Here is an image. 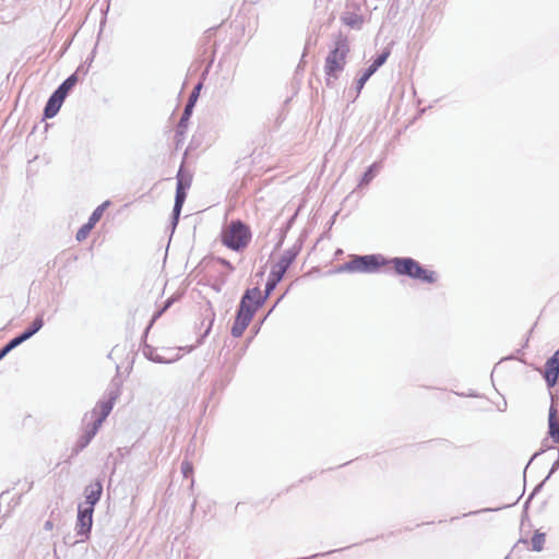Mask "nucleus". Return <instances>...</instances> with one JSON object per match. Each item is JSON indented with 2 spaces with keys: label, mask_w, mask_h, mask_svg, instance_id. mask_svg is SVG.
Returning a JSON list of instances; mask_svg holds the SVG:
<instances>
[{
  "label": "nucleus",
  "mask_w": 559,
  "mask_h": 559,
  "mask_svg": "<svg viewBox=\"0 0 559 559\" xmlns=\"http://www.w3.org/2000/svg\"><path fill=\"white\" fill-rule=\"evenodd\" d=\"M546 535L536 531L532 536L531 544L534 551H542L544 549Z\"/></svg>",
  "instance_id": "nucleus-19"
},
{
  "label": "nucleus",
  "mask_w": 559,
  "mask_h": 559,
  "mask_svg": "<svg viewBox=\"0 0 559 559\" xmlns=\"http://www.w3.org/2000/svg\"><path fill=\"white\" fill-rule=\"evenodd\" d=\"M103 493V485L99 480H96L87 485L84 489L85 500L84 503L96 506L100 500Z\"/></svg>",
  "instance_id": "nucleus-14"
},
{
  "label": "nucleus",
  "mask_w": 559,
  "mask_h": 559,
  "mask_svg": "<svg viewBox=\"0 0 559 559\" xmlns=\"http://www.w3.org/2000/svg\"><path fill=\"white\" fill-rule=\"evenodd\" d=\"M147 358L151 361L157 362V364H170L176 360V358H165V357L160 356L159 354H155L153 352H151L150 355H147Z\"/></svg>",
  "instance_id": "nucleus-27"
},
{
  "label": "nucleus",
  "mask_w": 559,
  "mask_h": 559,
  "mask_svg": "<svg viewBox=\"0 0 559 559\" xmlns=\"http://www.w3.org/2000/svg\"><path fill=\"white\" fill-rule=\"evenodd\" d=\"M110 205V201H105L103 202L100 205H98L94 211L93 213L91 214V216L88 217V221L86 223H88L91 226H95L102 218L105 210Z\"/></svg>",
  "instance_id": "nucleus-17"
},
{
  "label": "nucleus",
  "mask_w": 559,
  "mask_h": 559,
  "mask_svg": "<svg viewBox=\"0 0 559 559\" xmlns=\"http://www.w3.org/2000/svg\"><path fill=\"white\" fill-rule=\"evenodd\" d=\"M479 511H474V512H471L469 514H477Z\"/></svg>",
  "instance_id": "nucleus-38"
},
{
  "label": "nucleus",
  "mask_w": 559,
  "mask_h": 559,
  "mask_svg": "<svg viewBox=\"0 0 559 559\" xmlns=\"http://www.w3.org/2000/svg\"><path fill=\"white\" fill-rule=\"evenodd\" d=\"M94 227L91 226L88 223H85L81 226V228L76 231L75 238L78 241H83L87 238L88 234Z\"/></svg>",
  "instance_id": "nucleus-25"
},
{
  "label": "nucleus",
  "mask_w": 559,
  "mask_h": 559,
  "mask_svg": "<svg viewBox=\"0 0 559 559\" xmlns=\"http://www.w3.org/2000/svg\"><path fill=\"white\" fill-rule=\"evenodd\" d=\"M282 281L281 277L272 274L270 272L269 278L265 284L264 295L266 298L271 295V293L276 288L277 284Z\"/></svg>",
  "instance_id": "nucleus-22"
},
{
  "label": "nucleus",
  "mask_w": 559,
  "mask_h": 559,
  "mask_svg": "<svg viewBox=\"0 0 559 559\" xmlns=\"http://www.w3.org/2000/svg\"><path fill=\"white\" fill-rule=\"evenodd\" d=\"M44 527H45L46 530H51V528H52V523H51V521H47V522L45 523Z\"/></svg>",
  "instance_id": "nucleus-36"
},
{
  "label": "nucleus",
  "mask_w": 559,
  "mask_h": 559,
  "mask_svg": "<svg viewBox=\"0 0 559 559\" xmlns=\"http://www.w3.org/2000/svg\"><path fill=\"white\" fill-rule=\"evenodd\" d=\"M93 438L94 437H92L90 433L84 431L83 435L78 439L75 447L73 449V452L75 454H78L79 452L84 450L90 444V442L93 440Z\"/></svg>",
  "instance_id": "nucleus-21"
},
{
  "label": "nucleus",
  "mask_w": 559,
  "mask_h": 559,
  "mask_svg": "<svg viewBox=\"0 0 559 559\" xmlns=\"http://www.w3.org/2000/svg\"><path fill=\"white\" fill-rule=\"evenodd\" d=\"M389 56H390V51L389 50H384L380 55H378L377 58L372 62H374L380 68L382 64L385 63V61L388 60Z\"/></svg>",
  "instance_id": "nucleus-31"
},
{
  "label": "nucleus",
  "mask_w": 559,
  "mask_h": 559,
  "mask_svg": "<svg viewBox=\"0 0 559 559\" xmlns=\"http://www.w3.org/2000/svg\"><path fill=\"white\" fill-rule=\"evenodd\" d=\"M17 346L19 345L13 338L10 340L2 348H0V361Z\"/></svg>",
  "instance_id": "nucleus-28"
},
{
  "label": "nucleus",
  "mask_w": 559,
  "mask_h": 559,
  "mask_svg": "<svg viewBox=\"0 0 559 559\" xmlns=\"http://www.w3.org/2000/svg\"><path fill=\"white\" fill-rule=\"evenodd\" d=\"M537 455H539V452L534 453V455H533V456L531 457V460L528 461V463H527L526 467L532 463V461H533Z\"/></svg>",
  "instance_id": "nucleus-37"
},
{
  "label": "nucleus",
  "mask_w": 559,
  "mask_h": 559,
  "mask_svg": "<svg viewBox=\"0 0 559 559\" xmlns=\"http://www.w3.org/2000/svg\"><path fill=\"white\" fill-rule=\"evenodd\" d=\"M221 262L223 265L227 266L228 269L234 270V267L229 261L222 259Z\"/></svg>",
  "instance_id": "nucleus-35"
},
{
  "label": "nucleus",
  "mask_w": 559,
  "mask_h": 559,
  "mask_svg": "<svg viewBox=\"0 0 559 559\" xmlns=\"http://www.w3.org/2000/svg\"><path fill=\"white\" fill-rule=\"evenodd\" d=\"M371 78V75L365 70L360 78L356 82V90L358 93L364 88L366 82Z\"/></svg>",
  "instance_id": "nucleus-29"
},
{
  "label": "nucleus",
  "mask_w": 559,
  "mask_h": 559,
  "mask_svg": "<svg viewBox=\"0 0 559 559\" xmlns=\"http://www.w3.org/2000/svg\"><path fill=\"white\" fill-rule=\"evenodd\" d=\"M548 435L552 441L559 444V419L555 405H550L548 413Z\"/></svg>",
  "instance_id": "nucleus-15"
},
{
  "label": "nucleus",
  "mask_w": 559,
  "mask_h": 559,
  "mask_svg": "<svg viewBox=\"0 0 559 559\" xmlns=\"http://www.w3.org/2000/svg\"><path fill=\"white\" fill-rule=\"evenodd\" d=\"M342 22L353 28H360L362 24V17L358 14L350 13L342 17Z\"/></svg>",
  "instance_id": "nucleus-20"
},
{
  "label": "nucleus",
  "mask_w": 559,
  "mask_h": 559,
  "mask_svg": "<svg viewBox=\"0 0 559 559\" xmlns=\"http://www.w3.org/2000/svg\"><path fill=\"white\" fill-rule=\"evenodd\" d=\"M379 67L372 62L367 69L366 71L372 76L377 71H378Z\"/></svg>",
  "instance_id": "nucleus-34"
},
{
  "label": "nucleus",
  "mask_w": 559,
  "mask_h": 559,
  "mask_svg": "<svg viewBox=\"0 0 559 559\" xmlns=\"http://www.w3.org/2000/svg\"><path fill=\"white\" fill-rule=\"evenodd\" d=\"M266 296H262L258 287L247 289L240 300L239 308L254 309V312L264 304Z\"/></svg>",
  "instance_id": "nucleus-7"
},
{
  "label": "nucleus",
  "mask_w": 559,
  "mask_h": 559,
  "mask_svg": "<svg viewBox=\"0 0 559 559\" xmlns=\"http://www.w3.org/2000/svg\"><path fill=\"white\" fill-rule=\"evenodd\" d=\"M182 206L183 205H180L177 203L174 204L173 213H171V223H173L174 227L178 224Z\"/></svg>",
  "instance_id": "nucleus-30"
},
{
  "label": "nucleus",
  "mask_w": 559,
  "mask_h": 559,
  "mask_svg": "<svg viewBox=\"0 0 559 559\" xmlns=\"http://www.w3.org/2000/svg\"><path fill=\"white\" fill-rule=\"evenodd\" d=\"M388 263L393 266L397 275L408 276L429 284L435 283L438 278L436 272L425 269L418 261L409 257L392 258Z\"/></svg>",
  "instance_id": "nucleus-2"
},
{
  "label": "nucleus",
  "mask_w": 559,
  "mask_h": 559,
  "mask_svg": "<svg viewBox=\"0 0 559 559\" xmlns=\"http://www.w3.org/2000/svg\"><path fill=\"white\" fill-rule=\"evenodd\" d=\"M187 198L186 188L180 179H178L177 188H176V195H175V203L183 205Z\"/></svg>",
  "instance_id": "nucleus-23"
},
{
  "label": "nucleus",
  "mask_w": 559,
  "mask_h": 559,
  "mask_svg": "<svg viewBox=\"0 0 559 559\" xmlns=\"http://www.w3.org/2000/svg\"><path fill=\"white\" fill-rule=\"evenodd\" d=\"M299 253V248L293 247L282 254L281 259L272 266L271 273L283 278L290 264Z\"/></svg>",
  "instance_id": "nucleus-9"
},
{
  "label": "nucleus",
  "mask_w": 559,
  "mask_h": 559,
  "mask_svg": "<svg viewBox=\"0 0 559 559\" xmlns=\"http://www.w3.org/2000/svg\"><path fill=\"white\" fill-rule=\"evenodd\" d=\"M250 240V228L241 221L231 222L223 231V243L234 251L242 250Z\"/></svg>",
  "instance_id": "nucleus-3"
},
{
  "label": "nucleus",
  "mask_w": 559,
  "mask_h": 559,
  "mask_svg": "<svg viewBox=\"0 0 559 559\" xmlns=\"http://www.w3.org/2000/svg\"><path fill=\"white\" fill-rule=\"evenodd\" d=\"M93 525V520H90L85 516H78L76 518V535L81 537V540H84V538L88 537V534L91 532Z\"/></svg>",
  "instance_id": "nucleus-16"
},
{
  "label": "nucleus",
  "mask_w": 559,
  "mask_h": 559,
  "mask_svg": "<svg viewBox=\"0 0 559 559\" xmlns=\"http://www.w3.org/2000/svg\"><path fill=\"white\" fill-rule=\"evenodd\" d=\"M559 378V348L546 360L544 379L548 388L557 384Z\"/></svg>",
  "instance_id": "nucleus-10"
},
{
  "label": "nucleus",
  "mask_w": 559,
  "mask_h": 559,
  "mask_svg": "<svg viewBox=\"0 0 559 559\" xmlns=\"http://www.w3.org/2000/svg\"><path fill=\"white\" fill-rule=\"evenodd\" d=\"M385 263L386 261L380 254L354 255L340 267V271L349 273H373Z\"/></svg>",
  "instance_id": "nucleus-4"
},
{
  "label": "nucleus",
  "mask_w": 559,
  "mask_h": 559,
  "mask_svg": "<svg viewBox=\"0 0 559 559\" xmlns=\"http://www.w3.org/2000/svg\"><path fill=\"white\" fill-rule=\"evenodd\" d=\"M253 316L254 309H242L238 307L236 318L230 331L231 335L234 337H240L245 330L248 328Z\"/></svg>",
  "instance_id": "nucleus-6"
},
{
  "label": "nucleus",
  "mask_w": 559,
  "mask_h": 559,
  "mask_svg": "<svg viewBox=\"0 0 559 559\" xmlns=\"http://www.w3.org/2000/svg\"><path fill=\"white\" fill-rule=\"evenodd\" d=\"M64 99L66 97L60 95L58 92L53 91V93L50 95L45 105L44 118H53L59 112Z\"/></svg>",
  "instance_id": "nucleus-11"
},
{
  "label": "nucleus",
  "mask_w": 559,
  "mask_h": 559,
  "mask_svg": "<svg viewBox=\"0 0 559 559\" xmlns=\"http://www.w3.org/2000/svg\"><path fill=\"white\" fill-rule=\"evenodd\" d=\"M175 301V298H168L163 308L160 310H158L154 316H153V321L156 320L157 318H159L168 308H170V306L174 304Z\"/></svg>",
  "instance_id": "nucleus-32"
},
{
  "label": "nucleus",
  "mask_w": 559,
  "mask_h": 559,
  "mask_svg": "<svg viewBox=\"0 0 559 559\" xmlns=\"http://www.w3.org/2000/svg\"><path fill=\"white\" fill-rule=\"evenodd\" d=\"M119 396V390L118 389H110L107 392V396L105 400H100L94 409L92 411V418H95L99 420L100 423H104L105 419L109 416L110 412L112 411L115 401Z\"/></svg>",
  "instance_id": "nucleus-5"
},
{
  "label": "nucleus",
  "mask_w": 559,
  "mask_h": 559,
  "mask_svg": "<svg viewBox=\"0 0 559 559\" xmlns=\"http://www.w3.org/2000/svg\"><path fill=\"white\" fill-rule=\"evenodd\" d=\"M94 506L87 503H80L78 507V516H85L90 520H93Z\"/></svg>",
  "instance_id": "nucleus-24"
},
{
  "label": "nucleus",
  "mask_w": 559,
  "mask_h": 559,
  "mask_svg": "<svg viewBox=\"0 0 559 559\" xmlns=\"http://www.w3.org/2000/svg\"><path fill=\"white\" fill-rule=\"evenodd\" d=\"M192 471H193V467H192V464L190 462L183 461L181 463V472H182L185 477H188L189 475H191Z\"/></svg>",
  "instance_id": "nucleus-33"
},
{
  "label": "nucleus",
  "mask_w": 559,
  "mask_h": 559,
  "mask_svg": "<svg viewBox=\"0 0 559 559\" xmlns=\"http://www.w3.org/2000/svg\"><path fill=\"white\" fill-rule=\"evenodd\" d=\"M103 423L99 420L92 418V421L88 423L85 427V430L87 433H90L92 437H95L98 432L99 428L102 427Z\"/></svg>",
  "instance_id": "nucleus-26"
},
{
  "label": "nucleus",
  "mask_w": 559,
  "mask_h": 559,
  "mask_svg": "<svg viewBox=\"0 0 559 559\" xmlns=\"http://www.w3.org/2000/svg\"><path fill=\"white\" fill-rule=\"evenodd\" d=\"M202 87V84L199 83L198 85L194 86V88L192 90L190 96H189V99L185 106V109H183V112L181 115V118L179 120V123H178V127H177V134H182L188 126V121L192 115V111H193V108H194V104L199 97V93H200V90Z\"/></svg>",
  "instance_id": "nucleus-8"
},
{
  "label": "nucleus",
  "mask_w": 559,
  "mask_h": 559,
  "mask_svg": "<svg viewBox=\"0 0 559 559\" xmlns=\"http://www.w3.org/2000/svg\"><path fill=\"white\" fill-rule=\"evenodd\" d=\"M379 169H380V163L376 162L372 165H370L368 167V169L365 171V174L362 175L358 186L362 187V186L368 185L376 177V174Z\"/></svg>",
  "instance_id": "nucleus-18"
},
{
  "label": "nucleus",
  "mask_w": 559,
  "mask_h": 559,
  "mask_svg": "<svg viewBox=\"0 0 559 559\" xmlns=\"http://www.w3.org/2000/svg\"><path fill=\"white\" fill-rule=\"evenodd\" d=\"M44 326L43 314L37 316L31 325L17 336L13 337L17 345H21L25 341L29 340Z\"/></svg>",
  "instance_id": "nucleus-13"
},
{
  "label": "nucleus",
  "mask_w": 559,
  "mask_h": 559,
  "mask_svg": "<svg viewBox=\"0 0 559 559\" xmlns=\"http://www.w3.org/2000/svg\"><path fill=\"white\" fill-rule=\"evenodd\" d=\"M86 74L87 69L84 66H80L74 73L69 75L55 91L67 98L68 94L75 86L79 81V73Z\"/></svg>",
  "instance_id": "nucleus-12"
},
{
  "label": "nucleus",
  "mask_w": 559,
  "mask_h": 559,
  "mask_svg": "<svg viewBox=\"0 0 559 559\" xmlns=\"http://www.w3.org/2000/svg\"><path fill=\"white\" fill-rule=\"evenodd\" d=\"M349 52V44L348 38L346 35H343L342 33H338L334 40V47L329 52L325 64H324V72L328 76L326 81L328 84H330V79H337L340 72L343 71L345 63H346V57Z\"/></svg>",
  "instance_id": "nucleus-1"
}]
</instances>
